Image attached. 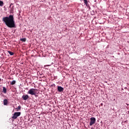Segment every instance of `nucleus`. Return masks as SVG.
I'll list each match as a JSON object with an SVG mask.
<instances>
[{
  "label": "nucleus",
  "mask_w": 129,
  "mask_h": 129,
  "mask_svg": "<svg viewBox=\"0 0 129 129\" xmlns=\"http://www.w3.org/2000/svg\"><path fill=\"white\" fill-rule=\"evenodd\" d=\"M2 21L8 28H16L14 15H10L8 17H4L2 19Z\"/></svg>",
  "instance_id": "nucleus-1"
},
{
  "label": "nucleus",
  "mask_w": 129,
  "mask_h": 129,
  "mask_svg": "<svg viewBox=\"0 0 129 129\" xmlns=\"http://www.w3.org/2000/svg\"><path fill=\"white\" fill-rule=\"evenodd\" d=\"M36 91H38L37 89L32 88L28 91L27 93L28 94H31V95H35V96L37 97V95H36Z\"/></svg>",
  "instance_id": "nucleus-2"
},
{
  "label": "nucleus",
  "mask_w": 129,
  "mask_h": 129,
  "mask_svg": "<svg viewBox=\"0 0 129 129\" xmlns=\"http://www.w3.org/2000/svg\"><path fill=\"white\" fill-rule=\"evenodd\" d=\"M21 115L20 112H16L14 113L13 116H12L13 119H16L18 118V116H20Z\"/></svg>",
  "instance_id": "nucleus-3"
},
{
  "label": "nucleus",
  "mask_w": 129,
  "mask_h": 129,
  "mask_svg": "<svg viewBox=\"0 0 129 129\" xmlns=\"http://www.w3.org/2000/svg\"><path fill=\"white\" fill-rule=\"evenodd\" d=\"M95 121H96V119H95V117H92L90 118V125H93L94 123H95Z\"/></svg>",
  "instance_id": "nucleus-4"
},
{
  "label": "nucleus",
  "mask_w": 129,
  "mask_h": 129,
  "mask_svg": "<svg viewBox=\"0 0 129 129\" xmlns=\"http://www.w3.org/2000/svg\"><path fill=\"white\" fill-rule=\"evenodd\" d=\"M29 95H23L22 96V99H23V100H27V99H29Z\"/></svg>",
  "instance_id": "nucleus-5"
},
{
  "label": "nucleus",
  "mask_w": 129,
  "mask_h": 129,
  "mask_svg": "<svg viewBox=\"0 0 129 129\" xmlns=\"http://www.w3.org/2000/svg\"><path fill=\"white\" fill-rule=\"evenodd\" d=\"M57 90H58V91H59V92H62V91H63L64 90V89L63 88V87H62L61 86H58Z\"/></svg>",
  "instance_id": "nucleus-6"
},
{
  "label": "nucleus",
  "mask_w": 129,
  "mask_h": 129,
  "mask_svg": "<svg viewBox=\"0 0 129 129\" xmlns=\"http://www.w3.org/2000/svg\"><path fill=\"white\" fill-rule=\"evenodd\" d=\"M2 92H3V93L4 94H6V93H7V88H6V87H3V91Z\"/></svg>",
  "instance_id": "nucleus-7"
},
{
  "label": "nucleus",
  "mask_w": 129,
  "mask_h": 129,
  "mask_svg": "<svg viewBox=\"0 0 129 129\" xmlns=\"http://www.w3.org/2000/svg\"><path fill=\"white\" fill-rule=\"evenodd\" d=\"M3 102H4V105H8V100L7 99H4Z\"/></svg>",
  "instance_id": "nucleus-8"
},
{
  "label": "nucleus",
  "mask_w": 129,
  "mask_h": 129,
  "mask_svg": "<svg viewBox=\"0 0 129 129\" xmlns=\"http://www.w3.org/2000/svg\"><path fill=\"white\" fill-rule=\"evenodd\" d=\"M8 52L9 53V54H10L11 56H13V55L15 54L13 52H12L11 51H8Z\"/></svg>",
  "instance_id": "nucleus-9"
},
{
  "label": "nucleus",
  "mask_w": 129,
  "mask_h": 129,
  "mask_svg": "<svg viewBox=\"0 0 129 129\" xmlns=\"http://www.w3.org/2000/svg\"><path fill=\"white\" fill-rule=\"evenodd\" d=\"M84 4L87 6V7H88V2H87V0H84Z\"/></svg>",
  "instance_id": "nucleus-10"
},
{
  "label": "nucleus",
  "mask_w": 129,
  "mask_h": 129,
  "mask_svg": "<svg viewBox=\"0 0 129 129\" xmlns=\"http://www.w3.org/2000/svg\"><path fill=\"white\" fill-rule=\"evenodd\" d=\"M10 84L11 85H14L16 84V81H13L12 82H11Z\"/></svg>",
  "instance_id": "nucleus-11"
},
{
  "label": "nucleus",
  "mask_w": 129,
  "mask_h": 129,
  "mask_svg": "<svg viewBox=\"0 0 129 129\" xmlns=\"http://www.w3.org/2000/svg\"><path fill=\"white\" fill-rule=\"evenodd\" d=\"M13 5H14V4H11L10 5V8H11L12 11H14V6H13Z\"/></svg>",
  "instance_id": "nucleus-12"
},
{
  "label": "nucleus",
  "mask_w": 129,
  "mask_h": 129,
  "mask_svg": "<svg viewBox=\"0 0 129 129\" xmlns=\"http://www.w3.org/2000/svg\"><path fill=\"white\" fill-rule=\"evenodd\" d=\"M4 6V2L0 0V7H3Z\"/></svg>",
  "instance_id": "nucleus-13"
},
{
  "label": "nucleus",
  "mask_w": 129,
  "mask_h": 129,
  "mask_svg": "<svg viewBox=\"0 0 129 129\" xmlns=\"http://www.w3.org/2000/svg\"><path fill=\"white\" fill-rule=\"evenodd\" d=\"M16 109L17 111H19L21 109V105L18 106V108H16Z\"/></svg>",
  "instance_id": "nucleus-14"
},
{
  "label": "nucleus",
  "mask_w": 129,
  "mask_h": 129,
  "mask_svg": "<svg viewBox=\"0 0 129 129\" xmlns=\"http://www.w3.org/2000/svg\"><path fill=\"white\" fill-rule=\"evenodd\" d=\"M20 41H22V42H26V38H21Z\"/></svg>",
  "instance_id": "nucleus-15"
},
{
  "label": "nucleus",
  "mask_w": 129,
  "mask_h": 129,
  "mask_svg": "<svg viewBox=\"0 0 129 129\" xmlns=\"http://www.w3.org/2000/svg\"><path fill=\"white\" fill-rule=\"evenodd\" d=\"M51 86H55V84H53L52 85H51Z\"/></svg>",
  "instance_id": "nucleus-16"
},
{
  "label": "nucleus",
  "mask_w": 129,
  "mask_h": 129,
  "mask_svg": "<svg viewBox=\"0 0 129 129\" xmlns=\"http://www.w3.org/2000/svg\"><path fill=\"white\" fill-rule=\"evenodd\" d=\"M94 2H95V3H96V1H95Z\"/></svg>",
  "instance_id": "nucleus-17"
}]
</instances>
